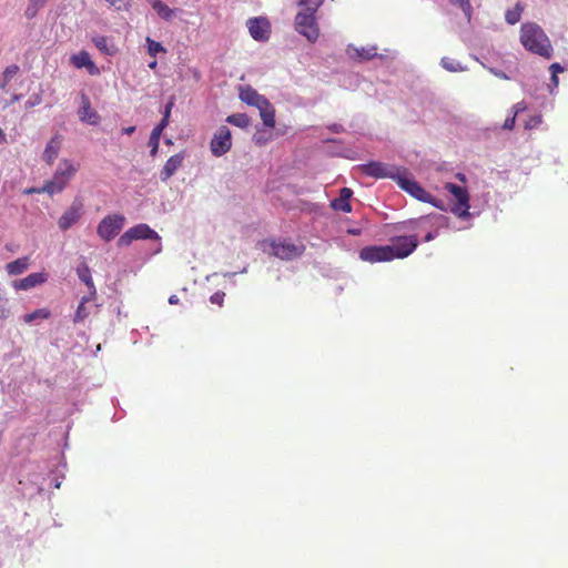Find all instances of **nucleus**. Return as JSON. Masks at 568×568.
Listing matches in <instances>:
<instances>
[{
    "mask_svg": "<svg viewBox=\"0 0 568 568\" xmlns=\"http://www.w3.org/2000/svg\"><path fill=\"white\" fill-rule=\"evenodd\" d=\"M402 169L403 166H396L394 164L378 161H371L358 166V170L366 176L374 179H390L393 181L397 180Z\"/></svg>",
    "mask_w": 568,
    "mask_h": 568,
    "instance_id": "nucleus-3",
    "label": "nucleus"
},
{
    "mask_svg": "<svg viewBox=\"0 0 568 568\" xmlns=\"http://www.w3.org/2000/svg\"><path fill=\"white\" fill-rule=\"evenodd\" d=\"M19 72V67L17 64H11L6 68L3 71V78L6 82H10L11 79Z\"/></svg>",
    "mask_w": 568,
    "mask_h": 568,
    "instance_id": "nucleus-39",
    "label": "nucleus"
},
{
    "mask_svg": "<svg viewBox=\"0 0 568 568\" xmlns=\"http://www.w3.org/2000/svg\"><path fill=\"white\" fill-rule=\"evenodd\" d=\"M352 195H353V191L351 189H348V187L341 189L339 196L337 199H334L331 202V206L335 211H342L345 213H349L352 211V206L349 203Z\"/></svg>",
    "mask_w": 568,
    "mask_h": 568,
    "instance_id": "nucleus-18",
    "label": "nucleus"
},
{
    "mask_svg": "<svg viewBox=\"0 0 568 568\" xmlns=\"http://www.w3.org/2000/svg\"><path fill=\"white\" fill-rule=\"evenodd\" d=\"M253 141L256 145H265L268 142V139L264 136V134H254Z\"/></svg>",
    "mask_w": 568,
    "mask_h": 568,
    "instance_id": "nucleus-45",
    "label": "nucleus"
},
{
    "mask_svg": "<svg viewBox=\"0 0 568 568\" xmlns=\"http://www.w3.org/2000/svg\"><path fill=\"white\" fill-rule=\"evenodd\" d=\"M78 114L82 122L90 125H97L100 122L99 113L91 108V102L84 93L81 94V106Z\"/></svg>",
    "mask_w": 568,
    "mask_h": 568,
    "instance_id": "nucleus-14",
    "label": "nucleus"
},
{
    "mask_svg": "<svg viewBox=\"0 0 568 568\" xmlns=\"http://www.w3.org/2000/svg\"><path fill=\"white\" fill-rule=\"evenodd\" d=\"M77 164L68 159H63L60 161L54 174L53 181L57 182V185L62 186L63 189L68 184V182L73 178L75 172L78 171Z\"/></svg>",
    "mask_w": 568,
    "mask_h": 568,
    "instance_id": "nucleus-12",
    "label": "nucleus"
},
{
    "mask_svg": "<svg viewBox=\"0 0 568 568\" xmlns=\"http://www.w3.org/2000/svg\"><path fill=\"white\" fill-rule=\"evenodd\" d=\"M47 278H48V275L43 272L31 273L28 276H26L24 278L16 280L13 282V287L18 291L19 290L27 291L32 287H36L39 284L44 283L47 281Z\"/></svg>",
    "mask_w": 568,
    "mask_h": 568,
    "instance_id": "nucleus-17",
    "label": "nucleus"
},
{
    "mask_svg": "<svg viewBox=\"0 0 568 568\" xmlns=\"http://www.w3.org/2000/svg\"><path fill=\"white\" fill-rule=\"evenodd\" d=\"M174 101H175V98L172 95V97L169 99V101H168V103H166V105H165L164 111H169V112L171 113V110H172V108L174 106Z\"/></svg>",
    "mask_w": 568,
    "mask_h": 568,
    "instance_id": "nucleus-53",
    "label": "nucleus"
},
{
    "mask_svg": "<svg viewBox=\"0 0 568 568\" xmlns=\"http://www.w3.org/2000/svg\"><path fill=\"white\" fill-rule=\"evenodd\" d=\"M490 72H491L493 74H495L496 77L500 78V79H506V80H508V79H509V78H508V75H507L505 72L500 71V70H497V69H490Z\"/></svg>",
    "mask_w": 568,
    "mask_h": 568,
    "instance_id": "nucleus-50",
    "label": "nucleus"
},
{
    "mask_svg": "<svg viewBox=\"0 0 568 568\" xmlns=\"http://www.w3.org/2000/svg\"><path fill=\"white\" fill-rule=\"evenodd\" d=\"M72 62L77 68H87L91 74L98 73V68L92 62L90 54L85 51H81L80 53L72 57Z\"/></svg>",
    "mask_w": 568,
    "mask_h": 568,
    "instance_id": "nucleus-22",
    "label": "nucleus"
},
{
    "mask_svg": "<svg viewBox=\"0 0 568 568\" xmlns=\"http://www.w3.org/2000/svg\"><path fill=\"white\" fill-rule=\"evenodd\" d=\"M398 186L410 194L413 197L424 203H432L436 207H440L437 201L434 200L430 193H428L408 172L406 168H403L397 180L395 181Z\"/></svg>",
    "mask_w": 568,
    "mask_h": 568,
    "instance_id": "nucleus-2",
    "label": "nucleus"
},
{
    "mask_svg": "<svg viewBox=\"0 0 568 568\" xmlns=\"http://www.w3.org/2000/svg\"><path fill=\"white\" fill-rule=\"evenodd\" d=\"M170 114H171V113H170L169 111H164V112H163V118H162V120L160 121V123H164V128H166V126H168V124H169V121H170Z\"/></svg>",
    "mask_w": 568,
    "mask_h": 568,
    "instance_id": "nucleus-52",
    "label": "nucleus"
},
{
    "mask_svg": "<svg viewBox=\"0 0 568 568\" xmlns=\"http://www.w3.org/2000/svg\"><path fill=\"white\" fill-rule=\"evenodd\" d=\"M323 2L324 0H300L298 3L305 7L304 11L315 14Z\"/></svg>",
    "mask_w": 568,
    "mask_h": 568,
    "instance_id": "nucleus-35",
    "label": "nucleus"
},
{
    "mask_svg": "<svg viewBox=\"0 0 568 568\" xmlns=\"http://www.w3.org/2000/svg\"><path fill=\"white\" fill-rule=\"evenodd\" d=\"M110 6L115 7L118 10L128 9L130 0H105Z\"/></svg>",
    "mask_w": 568,
    "mask_h": 568,
    "instance_id": "nucleus-40",
    "label": "nucleus"
},
{
    "mask_svg": "<svg viewBox=\"0 0 568 568\" xmlns=\"http://www.w3.org/2000/svg\"><path fill=\"white\" fill-rule=\"evenodd\" d=\"M152 9L165 21H171L175 14V9H171L161 0H148Z\"/></svg>",
    "mask_w": 568,
    "mask_h": 568,
    "instance_id": "nucleus-24",
    "label": "nucleus"
},
{
    "mask_svg": "<svg viewBox=\"0 0 568 568\" xmlns=\"http://www.w3.org/2000/svg\"><path fill=\"white\" fill-rule=\"evenodd\" d=\"M39 190H40V189H38V187H31V189H29V190L27 191V193H28V194H32V193H40V192H39Z\"/></svg>",
    "mask_w": 568,
    "mask_h": 568,
    "instance_id": "nucleus-60",
    "label": "nucleus"
},
{
    "mask_svg": "<svg viewBox=\"0 0 568 568\" xmlns=\"http://www.w3.org/2000/svg\"><path fill=\"white\" fill-rule=\"evenodd\" d=\"M515 122H516L515 115L508 116L504 122L503 129L504 130H513V128L515 126Z\"/></svg>",
    "mask_w": 568,
    "mask_h": 568,
    "instance_id": "nucleus-44",
    "label": "nucleus"
},
{
    "mask_svg": "<svg viewBox=\"0 0 568 568\" xmlns=\"http://www.w3.org/2000/svg\"><path fill=\"white\" fill-rule=\"evenodd\" d=\"M149 67H150L151 69L155 68V67H156V61L151 62V63L149 64Z\"/></svg>",
    "mask_w": 568,
    "mask_h": 568,
    "instance_id": "nucleus-63",
    "label": "nucleus"
},
{
    "mask_svg": "<svg viewBox=\"0 0 568 568\" xmlns=\"http://www.w3.org/2000/svg\"><path fill=\"white\" fill-rule=\"evenodd\" d=\"M435 236H436V233H434V232H428V233L426 234V236H425V239H424V240H425V242H429V241L434 240V239H435Z\"/></svg>",
    "mask_w": 568,
    "mask_h": 568,
    "instance_id": "nucleus-56",
    "label": "nucleus"
},
{
    "mask_svg": "<svg viewBox=\"0 0 568 568\" xmlns=\"http://www.w3.org/2000/svg\"><path fill=\"white\" fill-rule=\"evenodd\" d=\"M453 3L458 4L465 13H468L470 10L469 0H450Z\"/></svg>",
    "mask_w": 568,
    "mask_h": 568,
    "instance_id": "nucleus-43",
    "label": "nucleus"
},
{
    "mask_svg": "<svg viewBox=\"0 0 568 568\" xmlns=\"http://www.w3.org/2000/svg\"><path fill=\"white\" fill-rule=\"evenodd\" d=\"M9 311L6 307V302L0 300V318L8 317Z\"/></svg>",
    "mask_w": 568,
    "mask_h": 568,
    "instance_id": "nucleus-48",
    "label": "nucleus"
},
{
    "mask_svg": "<svg viewBox=\"0 0 568 568\" xmlns=\"http://www.w3.org/2000/svg\"><path fill=\"white\" fill-rule=\"evenodd\" d=\"M541 122V119L540 116H534L530 122H528L526 124V128L527 129H531V128H535L536 125H538L539 123Z\"/></svg>",
    "mask_w": 568,
    "mask_h": 568,
    "instance_id": "nucleus-49",
    "label": "nucleus"
},
{
    "mask_svg": "<svg viewBox=\"0 0 568 568\" xmlns=\"http://www.w3.org/2000/svg\"><path fill=\"white\" fill-rule=\"evenodd\" d=\"M61 146V139L59 135L52 136V139L48 142L44 152L42 154V159L48 163L52 164L59 154V150Z\"/></svg>",
    "mask_w": 568,
    "mask_h": 568,
    "instance_id": "nucleus-19",
    "label": "nucleus"
},
{
    "mask_svg": "<svg viewBox=\"0 0 568 568\" xmlns=\"http://www.w3.org/2000/svg\"><path fill=\"white\" fill-rule=\"evenodd\" d=\"M6 141H7L6 134L2 131V129L0 128V144L4 143Z\"/></svg>",
    "mask_w": 568,
    "mask_h": 568,
    "instance_id": "nucleus-58",
    "label": "nucleus"
},
{
    "mask_svg": "<svg viewBox=\"0 0 568 568\" xmlns=\"http://www.w3.org/2000/svg\"><path fill=\"white\" fill-rule=\"evenodd\" d=\"M334 133H341L344 131V128L342 124L334 123L328 128Z\"/></svg>",
    "mask_w": 568,
    "mask_h": 568,
    "instance_id": "nucleus-51",
    "label": "nucleus"
},
{
    "mask_svg": "<svg viewBox=\"0 0 568 568\" xmlns=\"http://www.w3.org/2000/svg\"><path fill=\"white\" fill-rule=\"evenodd\" d=\"M63 191L62 186L57 185V182L53 179L47 181L44 185L39 190V192H45L50 195L58 194Z\"/></svg>",
    "mask_w": 568,
    "mask_h": 568,
    "instance_id": "nucleus-33",
    "label": "nucleus"
},
{
    "mask_svg": "<svg viewBox=\"0 0 568 568\" xmlns=\"http://www.w3.org/2000/svg\"><path fill=\"white\" fill-rule=\"evenodd\" d=\"M91 297L92 296L90 295V296H83L81 298V302H80V304L75 311V314H74V318H73L74 323L83 322L89 316L90 312L85 307V303H88L91 300Z\"/></svg>",
    "mask_w": 568,
    "mask_h": 568,
    "instance_id": "nucleus-30",
    "label": "nucleus"
},
{
    "mask_svg": "<svg viewBox=\"0 0 568 568\" xmlns=\"http://www.w3.org/2000/svg\"><path fill=\"white\" fill-rule=\"evenodd\" d=\"M29 266V258L27 256L17 258L7 264L6 268L10 275L22 274Z\"/></svg>",
    "mask_w": 568,
    "mask_h": 568,
    "instance_id": "nucleus-27",
    "label": "nucleus"
},
{
    "mask_svg": "<svg viewBox=\"0 0 568 568\" xmlns=\"http://www.w3.org/2000/svg\"><path fill=\"white\" fill-rule=\"evenodd\" d=\"M392 248L387 245L365 246L359 251V258L369 262H389L393 260Z\"/></svg>",
    "mask_w": 568,
    "mask_h": 568,
    "instance_id": "nucleus-10",
    "label": "nucleus"
},
{
    "mask_svg": "<svg viewBox=\"0 0 568 568\" xmlns=\"http://www.w3.org/2000/svg\"><path fill=\"white\" fill-rule=\"evenodd\" d=\"M392 248L394 258H405L410 255L418 246V239L416 235H400L392 239V244L387 245Z\"/></svg>",
    "mask_w": 568,
    "mask_h": 568,
    "instance_id": "nucleus-6",
    "label": "nucleus"
},
{
    "mask_svg": "<svg viewBox=\"0 0 568 568\" xmlns=\"http://www.w3.org/2000/svg\"><path fill=\"white\" fill-rule=\"evenodd\" d=\"M224 296H225V293H223V292H216V293H214V294L210 297V301H211V303H213V304L222 305V304H223V301H224Z\"/></svg>",
    "mask_w": 568,
    "mask_h": 568,
    "instance_id": "nucleus-42",
    "label": "nucleus"
},
{
    "mask_svg": "<svg viewBox=\"0 0 568 568\" xmlns=\"http://www.w3.org/2000/svg\"><path fill=\"white\" fill-rule=\"evenodd\" d=\"M77 274H78V277L88 286L90 295L94 296L97 291H95V286H94V283H93V280L91 276V271H90L89 266L87 265V263L82 262L77 267Z\"/></svg>",
    "mask_w": 568,
    "mask_h": 568,
    "instance_id": "nucleus-23",
    "label": "nucleus"
},
{
    "mask_svg": "<svg viewBox=\"0 0 568 568\" xmlns=\"http://www.w3.org/2000/svg\"><path fill=\"white\" fill-rule=\"evenodd\" d=\"M134 241V235H132L130 229L124 232L120 239L118 240V245L119 246H128L130 245L132 242Z\"/></svg>",
    "mask_w": 568,
    "mask_h": 568,
    "instance_id": "nucleus-38",
    "label": "nucleus"
},
{
    "mask_svg": "<svg viewBox=\"0 0 568 568\" xmlns=\"http://www.w3.org/2000/svg\"><path fill=\"white\" fill-rule=\"evenodd\" d=\"M263 124L267 128H274L275 125V109L272 103L266 100L264 104L257 108Z\"/></svg>",
    "mask_w": 568,
    "mask_h": 568,
    "instance_id": "nucleus-21",
    "label": "nucleus"
},
{
    "mask_svg": "<svg viewBox=\"0 0 568 568\" xmlns=\"http://www.w3.org/2000/svg\"><path fill=\"white\" fill-rule=\"evenodd\" d=\"M271 254L285 261L294 260L300 257L304 250V245H296L291 242H271Z\"/></svg>",
    "mask_w": 568,
    "mask_h": 568,
    "instance_id": "nucleus-9",
    "label": "nucleus"
},
{
    "mask_svg": "<svg viewBox=\"0 0 568 568\" xmlns=\"http://www.w3.org/2000/svg\"><path fill=\"white\" fill-rule=\"evenodd\" d=\"M520 11L521 8L519 4H516L514 10H508L505 14V19L509 24H515L520 20Z\"/></svg>",
    "mask_w": 568,
    "mask_h": 568,
    "instance_id": "nucleus-37",
    "label": "nucleus"
},
{
    "mask_svg": "<svg viewBox=\"0 0 568 568\" xmlns=\"http://www.w3.org/2000/svg\"><path fill=\"white\" fill-rule=\"evenodd\" d=\"M169 303H170L171 305H175V304H178V303H179V297H178L176 295H171V296L169 297Z\"/></svg>",
    "mask_w": 568,
    "mask_h": 568,
    "instance_id": "nucleus-55",
    "label": "nucleus"
},
{
    "mask_svg": "<svg viewBox=\"0 0 568 568\" xmlns=\"http://www.w3.org/2000/svg\"><path fill=\"white\" fill-rule=\"evenodd\" d=\"M41 103V95L40 94H32L30 99L26 102V108L30 109Z\"/></svg>",
    "mask_w": 568,
    "mask_h": 568,
    "instance_id": "nucleus-41",
    "label": "nucleus"
},
{
    "mask_svg": "<svg viewBox=\"0 0 568 568\" xmlns=\"http://www.w3.org/2000/svg\"><path fill=\"white\" fill-rule=\"evenodd\" d=\"M226 122L241 129H245L250 125L251 119L246 113H234L226 118Z\"/></svg>",
    "mask_w": 568,
    "mask_h": 568,
    "instance_id": "nucleus-28",
    "label": "nucleus"
},
{
    "mask_svg": "<svg viewBox=\"0 0 568 568\" xmlns=\"http://www.w3.org/2000/svg\"><path fill=\"white\" fill-rule=\"evenodd\" d=\"M185 159V152L181 151L168 159L163 169L160 172V179L162 182L168 181L175 172L182 166Z\"/></svg>",
    "mask_w": 568,
    "mask_h": 568,
    "instance_id": "nucleus-15",
    "label": "nucleus"
},
{
    "mask_svg": "<svg viewBox=\"0 0 568 568\" xmlns=\"http://www.w3.org/2000/svg\"><path fill=\"white\" fill-rule=\"evenodd\" d=\"M520 43L527 51L542 58L550 59L554 54V48L548 36L542 28L535 22L521 24Z\"/></svg>",
    "mask_w": 568,
    "mask_h": 568,
    "instance_id": "nucleus-1",
    "label": "nucleus"
},
{
    "mask_svg": "<svg viewBox=\"0 0 568 568\" xmlns=\"http://www.w3.org/2000/svg\"><path fill=\"white\" fill-rule=\"evenodd\" d=\"M94 45L103 53L113 55L116 53L115 45L106 37L95 36L92 38Z\"/></svg>",
    "mask_w": 568,
    "mask_h": 568,
    "instance_id": "nucleus-26",
    "label": "nucleus"
},
{
    "mask_svg": "<svg viewBox=\"0 0 568 568\" xmlns=\"http://www.w3.org/2000/svg\"><path fill=\"white\" fill-rule=\"evenodd\" d=\"M125 217L121 214L105 216L98 225L97 233L104 241L114 239L123 229Z\"/></svg>",
    "mask_w": 568,
    "mask_h": 568,
    "instance_id": "nucleus-5",
    "label": "nucleus"
},
{
    "mask_svg": "<svg viewBox=\"0 0 568 568\" xmlns=\"http://www.w3.org/2000/svg\"><path fill=\"white\" fill-rule=\"evenodd\" d=\"M9 82H6V80L3 79L2 82L0 83V88L1 89H4L7 87Z\"/></svg>",
    "mask_w": 568,
    "mask_h": 568,
    "instance_id": "nucleus-62",
    "label": "nucleus"
},
{
    "mask_svg": "<svg viewBox=\"0 0 568 568\" xmlns=\"http://www.w3.org/2000/svg\"><path fill=\"white\" fill-rule=\"evenodd\" d=\"M549 70L551 71V74H558L559 72L564 71V68L560 65V63L555 62L549 67Z\"/></svg>",
    "mask_w": 568,
    "mask_h": 568,
    "instance_id": "nucleus-47",
    "label": "nucleus"
},
{
    "mask_svg": "<svg viewBox=\"0 0 568 568\" xmlns=\"http://www.w3.org/2000/svg\"><path fill=\"white\" fill-rule=\"evenodd\" d=\"M148 43V53L152 57H156L160 52H165L164 47L158 42L152 40L151 38H146Z\"/></svg>",
    "mask_w": 568,
    "mask_h": 568,
    "instance_id": "nucleus-34",
    "label": "nucleus"
},
{
    "mask_svg": "<svg viewBox=\"0 0 568 568\" xmlns=\"http://www.w3.org/2000/svg\"><path fill=\"white\" fill-rule=\"evenodd\" d=\"M295 29L310 42H315L320 36L315 16L312 12H298L295 17Z\"/></svg>",
    "mask_w": 568,
    "mask_h": 568,
    "instance_id": "nucleus-4",
    "label": "nucleus"
},
{
    "mask_svg": "<svg viewBox=\"0 0 568 568\" xmlns=\"http://www.w3.org/2000/svg\"><path fill=\"white\" fill-rule=\"evenodd\" d=\"M352 47H348V51H351ZM353 50L356 52L357 57L361 58L362 60H371L373 58H375L377 55V48L372 45V47H363L361 49L358 48H353Z\"/></svg>",
    "mask_w": 568,
    "mask_h": 568,
    "instance_id": "nucleus-32",
    "label": "nucleus"
},
{
    "mask_svg": "<svg viewBox=\"0 0 568 568\" xmlns=\"http://www.w3.org/2000/svg\"><path fill=\"white\" fill-rule=\"evenodd\" d=\"M20 98H21V95H18V94H17V95H14V97L12 98V100H13V101H19V100H20Z\"/></svg>",
    "mask_w": 568,
    "mask_h": 568,
    "instance_id": "nucleus-64",
    "label": "nucleus"
},
{
    "mask_svg": "<svg viewBox=\"0 0 568 568\" xmlns=\"http://www.w3.org/2000/svg\"><path fill=\"white\" fill-rule=\"evenodd\" d=\"M164 129H165L164 123H159L153 128V130L151 132V135L149 139V146L151 148V150H150L151 156H155L158 154L160 138H161V134Z\"/></svg>",
    "mask_w": 568,
    "mask_h": 568,
    "instance_id": "nucleus-25",
    "label": "nucleus"
},
{
    "mask_svg": "<svg viewBox=\"0 0 568 568\" xmlns=\"http://www.w3.org/2000/svg\"><path fill=\"white\" fill-rule=\"evenodd\" d=\"M83 214V202L81 199L75 197L70 207L61 215L58 225L62 231L70 229L75 224Z\"/></svg>",
    "mask_w": 568,
    "mask_h": 568,
    "instance_id": "nucleus-11",
    "label": "nucleus"
},
{
    "mask_svg": "<svg viewBox=\"0 0 568 568\" xmlns=\"http://www.w3.org/2000/svg\"><path fill=\"white\" fill-rule=\"evenodd\" d=\"M525 110H526V104H525V102H523V101H521V102H518V103H516V104L513 106V111H514L513 115L517 116V114H518V113H520V112H523V111H525Z\"/></svg>",
    "mask_w": 568,
    "mask_h": 568,
    "instance_id": "nucleus-46",
    "label": "nucleus"
},
{
    "mask_svg": "<svg viewBox=\"0 0 568 568\" xmlns=\"http://www.w3.org/2000/svg\"><path fill=\"white\" fill-rule=\"evenodd\" d=\"M48 0H29L28 7L24 11V16L27 19L31 20L33 19L38 11L42 9Z\"/></svg>",
    "mask_w": 568,
    "mask_h": 568,
    "instance_id": "nucleus-29",
    "label": "nucleus"
},
{
    "mask_svg": "<svg viewBox=\"0 0 568 568\" xmlns=\"http://www.w3.org/2000/svg\"><path fill=\"white\" fill-rule=\"evenodd\" d=\"M239 97L242 102L255 108L261 106L267 100L251 85L240 87Z\"/></svg>",
    "mask_w": 568,
    "mask_h": 568,
    "instance_id": "nucleus-16",
    "label": "nucleus"
},
{
    "mask_svg": "<svg viewBox=\"0 0 568 568\" xmlns=\"http://www.w3.org/2000/svg\"><path fill=\"white\" fill-rule=\"evenodd\" d=\"M456 178H457L458 180H460L462 182H465V181H466V176H465L463 173H458V174L456 175Z\"/></svg>",
    "mask_w": 568,
    "mask_h": 568,
    "instance_id": "nucleus-61",
    "label": "nucleus"
},
{
    "mask_svg": "<svg viewBox=\"0 0 568 568\" xmlns=\"http://www.w3.org/2000/svg\"><path fill=\"white\" fill-rule=\"evenodd\" d=\"M440 65L449 72H463L466 70V67L462 65L460 62L448 57L442 58Z\"/></svg>",
    "mask_w": 568,
    "mask_h": 568,
    "instance_id": "nucleus-31",
    "label": "nucleus"
},
{
    "mask_svg": "<svg viewBox=\"0 0 568 568\" xmlns=\"http://www.w3.org/2000/svg\"><path fill=\"white\" fill-rule=\"evenodd\" d=\"M135 240H160L159 234L148 224L141 223L130 229Z\"/></svg>",
    "mask_w": 568,
    "mask_h": 568,
    "instance_id": "nucleus-20",
    "label": "nucleus"
},
{
    "mask_svg": "<svg viewBox=\"0 0 568 568\" xmlns=\"http://www.w3.org/2000/svg\"><path fill=\"white\" fill-rule=\"evenodd\" d=\"M348 233L352 234V235H359L361 234V230L359 229H352V230H348Z\"/></svg>",
    "mask_w": 568,
    "mask_h": 568,
    "instance_id": "nucleus-59",
    "label": "nucleus"
},
{
    "mask_svg": "<svg viewBox=\"0 0 568 568\" xmlns=\"http://www.w3.org/2000/svg\"><path fill=\"white\" fill-rule=\"evenodd\" d=\"M135 131V126H128L122 129V133L126 135H131Z\"/></svg>",
    "mask_w": 568,
    "mask_h": 568,
    "instance_id": "nucleus-54",
    "label": "nucleus"
},
{
    "mask_svg": "<svg viewBox=\"0 0 568 568\" xmlns=\"http://www.w3.org/2000/svg\"><path fill=\"white\" fill-rule=\"evenodd\" d=\"M232 148V136L231 131L227 126H220L214 133L210 149L213 155L222 156L227 153Z\"/></svg>",
    "mask_w": 568,
    "mask_h": 568,
    "instance_id": "nucleus-8",
    "label": "nucleus"
},
{
    "mask_svg": "<svg viewBox=\"0 0 568 568\" xmlns=\"http://www.w3.org/2000/svg\"><path fill=\"white\" fill-rule=\"evenodd\" d=\"M550 81H551L554 87L558 85L559 80H558V77L556 74H551Z\"/></svg>",
    "mask_w": 568,
    "mask_h": 568,
    "instance_id": "nucleus-57",
    "label": "nucleus"
},
{
    "mask_svg": "<svg viewBox=\"0 0 568 568\" xmlns=\"http://www.w3.org/2000/svg\"><path fill=\"white\" fill-rule=\"evenodd\" d=\"M49 315H50L49 311H47L45 308H39V310H36L34 312H32L30 314H27L24 316V322L26 323H32L37 318H48Z\"/></svg>",
    "mask_w": 568,
    "mask_h": 568,
    "instance_id": "nucleus-36",
    "label": "nucleus"
},
{
    "mask_svg": "<svg viewBox=\"0 0 568 568\" xmlns=\"http://www.w3.org/2000/svg\"><path fill=\"white\" fill-rule=\"evenodd\" d=\"M251 37L256 41H266L270 37V23L265 18H250L246 22Z\"/></svg>",
    "mask_w": 568,
    "mask_h": 568,
    "instance_id": "nucleus-13",
    "label": "nucleus"
},
{
    "mask_svg": "<svg viewBox=\"0 0 568 568\" xmlns=\"http://www.w3.org/2000/svg\"><path fill=\"white\" fill-rule=\"evenodd\" d=\"M445 189L456 199L453 213L462 219L469 216V195L467 189L454 183H446Z\"/></svg>",
    "mask_w": 568,
    "mask_h": 568,
    "instance_id": "nucleus-7",
    "label": "nucleus"
}]
</instances>
